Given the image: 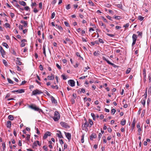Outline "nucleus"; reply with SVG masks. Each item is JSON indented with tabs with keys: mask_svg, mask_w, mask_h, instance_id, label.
Listing matches in <instances>:
<instances>
[{
	"mask_svg": "<svg viewBox=\"0 0 151 151\" xmlns=\"http://www.w3.org/2000/svg\"><path fill=\"white\" fill-rule=\"evenodd\" d=\"M51 133L50 132H46L44 135V136L43 137V139H46L47 138L48 136H50L51 135Z\"/></svg>",
	"mask_w": 151,
	"mask_h": 151,
	"instance_id": "nucleus-6",
	"label": "nucleus"
},
{
	"mask_svg": "<svg viewBox=\"0 0 151 151\" xmlns=\"http://www.w3.org/2000/svg\"><path fill=\"white\" fill-rule=\"evenodd\" d=\"M3 62L5 66L7 65V62L5 60H3Z\"/></svg>",
	"mask_w": 151,
	"mask_h": 151,
	"instance_id": "nucleus-46",
	"label": "nucleus"
},
{
	"mask_svg": "<svg viewBox=\"0 0 151 151\" xmlns=\"http://www.w3.org/2000/svg\"><path fill=\"white\" fill-rule=\"evenodd\" d=\"M0 52L1 53L2 57L4 58V55H5V52L3 49Z\"/></svg>",
	"mask_w": 151,
	"mask_h": 151,
	"instance_id": "nucleus-18",
	"label": "nucleus"
},
{
	"mask_svg": "<svg viewBox=\"0 0 151 151\" xmlns=\"http://www.w3.org/2000/svg\"><path fill=\"white\" fill-rule=\"evenodd\" d=\"M117 6L120 9H122V5L121 4H119L117 5Z\"/></svg>",
	"mask_w": 151,
	"mask_h": 151,
	"instance_id": "nucleus-55",
	"label": "nucleus"
},
{
	"mask_svg": "<svg viewBox=\"0 0 151 151\" xmlns=\"http://www.w3.org/2000/svg\"><path fill=\"white\" fill-rule=\"evenodd\" d=\"M57 132L58 133L56 134V135L59 138H63V136L62 134L61 133L60 131L58 130Z\"/></svg>",
	"mask_w": 151,
	"mask_h": 151,
	"instance_id": "nucleus-10",
	"label": "nucleus"
},
{
	"mask_svg": "<svg viewBox=\"0 0 151 151\" xmlns=\"http://www.w3.org/2000/svg\"><path fill=\"white\" fill-rule=\"evenodd\" d=\"M126 120L125 119L123 120L122 121H121V124L122 125H124L126 124Z\"/></svg>",
	"mask_w": 151,
	"mask_h": 151,
	"instance_id": "nucleus-25",
	"label": "nucleus"
},
{
	"mask_svg": "<svg viewBox=\"0 0 151 151\" xmlns=\"http://www.w3.org/2000/svg\"><path fill=\"white\" fill-rule=\"evenodd\" d=\"M28 107L35 111H39V112H42V111L41 109H40L39 108L37 107L35 104H32L29 105L28 106Z\"/></svg>",
	"mask_w": 151,
	"mask_h": 151,
	"instance_id": "nucleus-1",
	"label": "nucleus"
},
{
	"mask_svg": "<svg viewBox=\"0 0 151 151\" xmlns=\"http://www.w3.org/2000/svg\"><path fill=\"white\" fill-rule=\"evenodd\" d=\"M60 124L62 127L68 129L70 128V126L66 122H60Z\"/></svg>",
	"mask_w": 151,
	"mask_h": 151,
	"instance_id": "nucleus-4",
	"label": "nucleus"
},
{
	"mask_svg": "<svg viewBox=\"0 0 151 151\" xmlns=\"http://www.w3.org/2000/svg\"><path fill=\"white\" fill-rule=\"evenodd\" d=\"M8 118L10 120H14V117L13 115H9L8 116Z\"/></svg>",
	"mask_w": 151,
	"mask_h": 151,
	"instance_id": "nucleus-23",
	"label": "nucleus"
},
{
	"mask_svg": "<svg viewBox=\"0 0 151 151\" xmlns=\"http://www.w3.org/2000/svg\"><path fill=\"white\" fill-rule=\"evenodd\" d=\"M17 64L19 65H21L22 64V63L19 61H17L16 63Z\"/></svg>",
	"mask_w": 151,
	"mask_h": 151,
	"instance_id": "nucleus-61",
	"label": "nucleus"
},
{
	"mask_svg": "<svg viewBox=\"0 0 151 151\" xmlns=\"http://www.w3.org/2000/svg\"><path fill=\"white\" fill-rule=\"evenodd\" d=\"M143 75L145 78L146 77V70L145 68H144L143 70Z\"/></svg>",
	"mask_w": 151,
	"mask_h": 151,
	"instance_id": "nucleus-21",
	"label": "nucleus"
},
{
	"mask_svg": "<svg viewBox=\"0 0 151 151\" xmlns=\"http://www.w3.org/2000/svg\"><path fill=\"white\" fill-rule=\"evenodd\" d=\"M64 24H65V25L66 26V27H69L70 25H69V23L67 22H64Z\"/></svg>",
	"mask_w": 151,
	"mask_h": 151,
	"instance_id": "nucleus-50",
	"label": "nucleus"
},
{
	"mask_svg": "<svg viewBox=\"0 0 151 151\" xmlns=\"http://www.w3.org/2000/svg\"><path fill=\"white\" fill-rule=\"evenodd\" d=\"M5 25L6 27V28H10V25L8 23H6L5 24Z\"/></svg>",
	"mask_w": 151,
	"mask_h": 151,
	"instance_id": "nucleus-36",
	"label": "nucleus"
},
{
	"mask_svg": "<svg viewBox=\"0 0 151 151\" xmlns=\"http://www.w3.org/2000/svg\"><path fill=\"white\" fill-rule=\"evenodd\" d=\"M116 111V110L114 109H113L111 110V113L112 114H114Z\"/></svg>",
	"mask_w": 151,
	"mask_h": 151,
	"instance_id": "nucleus-35",
	"label": "nucleus"
},
{
	"mask_svg": "<svg viewBox=\"0 0 151 151\" xmlns=\"http://www.w3.org/2000/svg\"><path fill=\"white\" fill-rule=\"evenodd\" d=\"M68 83L69 85L72 87H73L75 86V82L74 81L70 80L68 81Z\"/></svg>",
	"mask_w": 151,
	"mask_h": 151,
	"instance_id": "nucleus-7",
	"label": "nucleus"
},
{
	"mask_svg": "<svg viewBox=\"0 0 151 151\" xmlns=\"http://www.w3.org/2000/svg\"><path fill=\"white\" fill-rule=\"evenodd\" d=\"M20 23L22 24H24V27H27L28 23L27 22L23 20H21L20 21Z\"/></svg>",
	"mask_w": 151,
	"mask_h": 151,
	"instance_id": "nucleus-11",
	"label": "nucleus"
},
{
	"mask_svg": "<svg viewBox=\"0 0 151 151\" xmlns=\"http://www.w3.org/2000/svg\"><path fill=\"white\" fill-rule=\"evenodd\" d=\"M148 78L149 82H151V73H150L148 74Z\"/></svg>",
	"mask_w": 151,
	"mask_h": 151,
	"instance_id": "nucleus-31",
	"label": "nucleus"
},
{
	"mask_svg": "<svg viewBox=\"0 0 151 151\" xmlns=\"http://www.w3.org/2000/svg\"><path fill=\"white\" fill-rule=\"evenodd\" d=\"M87 76H81V77H80L79 78V79H84L86 77H87Z\"/></svg>",
	"mask_w": 151,
	"mask_h": 151,
	"instance_id": "nucleus-57",
	"label": "nucleus"
},
{
	"mask_svg": "<svg viewBox=\"0 0 151 151\" xmlns=\"http://www.w3.org/2000/svg\"><path fill=\"white\" fill-rule=\"evenodd\" d=\"M129 23H127L126 24H124L123 26V27L125 28L128 27L129 26Z\"/></svg>",
	"mask_w": 151,
	"mask_h": 151,
	"instance_id": "nucleus-51",
	"label": "nucleus"
},
{
	"mask_svg": "<svg viewBox=\"0 0 151 151\" xmlns=\"http://www.w3.org/2000/svg\"><path fill=\"white\" fill-rule=\"evenodd\" d=\"M43 148L45 150V151H47L48 149L47 147H46L45 146H44L43 147Z\"/></svg>",
	"mask_w": 151,
	"mask_h": 151,
	"instance_id": "nucleus-52",
	"label": "nucleus"
},
{
	"mask_svg": "<svg viewBox=\"0 0 151 151\" xmlns=\"http://www.w3.org/2000/svg\"><path fill=\"white\" fill-rule=\"evenodd\" d=\"M114 18L116 19L119 20L121 18V17L120 16H115L114 17Z\"/></svg>",
	"mask_w": 151,
	"mask_h": 151,
	"instance_id": "nucleus-38",
	"label": "nucleus"
},
{
	"mask_svg": "<svg viewBox=\"0 0 151 151\" xmlns=\"http://www.w3.org/2000/svg\"><path fill=\"white\" fill-rule=\"evenodd\" d=\"M47 78L49 80H53L54 78V76L53 74H51V76H48L47 77Z\"/></svg>",
	"mask_w": 151,
	"mask_h": 151,
	"instance_id": "nucleus-13",
	"label": "nucleus"
},
{
	"mask_svg": "<svg viewBox=\"0 0 151 151\" xmlns=\"http://www.w3.org/2000/svg\"><path fill=\"white\" fill-rule=\"evenodd\" d=\"M37 5V4L35 2H32L31 5V6L33 8L34 6H35Z\"/></svg>",
	"mask_w": 151,
	"mask_h": 151,
	"instance_id": "nucleus-39",
	"label": "nucleus"
},
{
	"mask_svg": "<svg viewBox=\"0 0 151 151\" xmlns=\"http://www.w3.org/2000/svg\"><path fill=\"white\" fill-rule=\"evenodd\" d=\"M89 122L90 124V127H91V126H92L93 124V122L92 120L90 119H89Z\"/></svg>",
	"mask_w": 151,
	"mask_h": 151,
	"instance_id": "nucleus-30",
	"label": "nucleus"
},
{
	"mask_svg": "<svg viewBox=\"0 0 151 151\" xmlns=\"http://www.w3.org/2000/svg\"><path fill=\"white\" fill-rule=\"evenodd\" d=\"M2 45L4 46L6 48H8L9 47L8 44L6 42H3Z\"/></svg>",
	"mask_w": 151,
	"mask_h": 151,
	"instance_id": "nucleus-24",
	"label": "nucleus"
},
{
	"mask_svg": "<svg viewBox=\"0 0 151 151\" xmlns=\"http://www.w3.org/2000/svg\"><path fill=\"white\" fill-rule=\"evenodd\" d=\"M2 147L3 149V150H5V147H6L5 144L4 143H3L2 144Z\"/></svg>",
	"mask_w": 151,
	"mask_h": 151,
	"instance_id": "nucleus-48",
	"label": "nucleus"
},
{
	"mask_svg": "<svg viewBox=\"0 0 151 151\" xmlns=\"http://www.w3.org/2000/svg\"><path fill=\"white\" fill-rule=\"evenodd\" d=\"M137 38V35L135 34H134L132 37V40L136 41Z\"/></svg>",
	"mask_w": 151,
	"mask_h": 151,
	"instance_id": "nucleus-15",
	"label": "nucleus"
},
{
	"mask_svg": "<svg viewBox=\"0 0 151 151\" xmlns=\"http://www.w3.org/2000/svg\"><path fill=\"white\" fill-rule=\"evenodd\" d=\"M85 92V89L83 88H82L81 89V91L80 93H81V92L83 93H84Z\"/></svg>",
	"mask_w": 151,
	"mask_h": 151,
	"instance_id": "nucleus-47",
	"label": "nucleus"
},
{
	"mask_svg": "<svg viewBox=\"0 0 151 151\" xmlns=\"http://www.w3.org/2000/svg\"><path fill=\"white\" fill-rule=\"evenodd\" d=\"M61 76L63 78V79L64 80H65L67 79V77L64 75H62Z\"/></svg>",
	"mask_w": 151,
	"mask_h": 151,
	"instance_id": "nucleus-54",
	"label": "nucleus"
},
{
	"mask_svg": "<svg viewBox=\"0 0 151 151\" xmlns=\"http://www.w3.org/2000/svg\"><path fill=\"white\" fill-rule=\"evenodd\" d=\"M146 99H142L141 101V102L142 104L143 105L145 106V100Z\"/></svg>",
	"mask_w": 151,
	"mask_h": 151,
	"instance_id": "nucleus-20",
	"label": "nucleus"
},
{
	"mask_svg": "<svg viewBox=\"0 0 151 151\" xmlns=\"http://www.w3.org/2000/svg\"><path fill=\"white\" fill-rule=\"evenodd\" d=\"M90 68L88 66H87L85 68L84 70V72H85L87 70L89 69Z\"/></svg>",
	"mask_w": 151,
	"mask_h": 151,
	"instance_id": "nucleus-62",
	"label": "nucleus"
},
{
	"mask_svg": "<svg viewBox=\"0 0 151 151\" xmlns=\"http://www.w3.org/2000/svg\"><path fill=\"white\" fill-rule=\"evenodd\" d=\"M7 80L8 82L11 84H13V81L9 78H7Z\"/></svg>",
	"mask_w": 151,
	"mask_h": 151,
	"instance_id": "nucleus-32",
	"label": "nucleus"
},
{
	"mask_svg": "<svg viewBox=\"0 0 151 151\" xmlns=\"http://www.w3.org/2000/svg\"><path fill=\"white\" fill-rule=\"evenodd\" d=\"M96 137V135L95 133H93L90 136V138L91 140H92L93 139L95 138Z\"/></svg>",
	"mask_w": 151,
	"mask_h": 151,
	"instance_id": "nucleus-9",
	"label": "nucleus"
},
{
	"mask_svg": "<svg viewBox=\"0 0 151 151\" xmlns=\"http://www.w3.org/2000/svg\"><path fill=\"white\" fill-rule=\"evenodd\" d=\"M33 12L35 13H37L38 11V10L36 8H35L33 10Z\"/></svg>",
	"mask_w": 151,
	"mask_h": 151,
	"instance_id": "nucleus-63",
	"label": "nucleus"
},
{
	"mask_svg": "<svg viewBox=\"0 0 151 151\" xmlns=\"http://www.w3.org/2000/svg\"><path fill=\"white\" fill-rule=\"evenodd\" d=\"M10 16H11V17L12 18H13V17L14 16V14L13 13H12V12H10Z\"/></svg>",
	"mask_w": 151,
	"mask_h": 151,
	"instance_id": "nucleus-58",
	"label": "nucleus"
},
{
	"mask_svg": "<svg viewBox=\"0 0 151 151\" xmlns=\"http://www.w3.org/2000/svg\"><path fill=\"white\" fill-rule=\"evenodd\" d=\"M89 4L91 6H94V5L93 3L91 1H90L88 2Z\"/></svg>",
	"mask_w": 151,
	"mask_h": 151,
	"instance_id": "nucleus-53",
	"label": "nucleus"
},
{
	"mask_svg": "<svg viewBox=\"0 0 151 151\" xmlns=\"http://www.w3.org/2000/svg\"><path fill=\"white\" fill-rule=\"evenodd\" d=\"M51 99L52 103H54L55 104H57V101L53 96H51Z\"/></svg>",
	"mask_w": 151,
	"mask_h": 151,
	"instance_id": "nucleus-12",
	"label": "nucleus"
},
{
	"mask_svg": "<svg viewBox=\"0 0 151 151\" xmlns=\"http://www.w3.org/2000/svg\"><path fill=\"white\" fill-rule=\"evenodd\" d=\"M55 16V13L54 12H53L51 15V18L52 19H53Z\"/></svg>",
	"mask_w": 151,
	"mask_h": 151,
	"instance_id": "nucleus-44",
	"label": "nucleus"
},
{
	"mask_svg": "<svg viewBox=\"0 0 151 151\" xmlns=\"http://www.w3.org/2000/svg\"><path fill=\"white\" fill-rule=\"evenodd\" d=\"M45 47L46 45L45 44H44L43 46V53L44 54L45 56H46V51H45Z\"/></svg>",
	"mask_w": 151,
	"mask_h": 151,
	"instance_id": "nucleus-16",
	"label": "nucleus"
},
{
	"mask_svg": "<svg viewBox=\"0 0 151 151\" xmlns=\"http://www.w3.org/2000/svg\"><path fill=\"white\" fill-rule=\"evenodd\" d=\"M102 59L103 60L106 61L107 63L111 65L112 63H111L108 60L106 59L104 57H103Z\"/></svg>",
	"mask_w": 151,
	"mask_h": 151,
	"instance_id": "nucleus-17",
	"label": "nucleus"
},
{
	"mask_svg": "<svg viewBox=\"0 0 151 151\" xmlns=\"http://www.w3.org/2000/svg\"><path fill=\"white\" fill-rule=\"evenodd\" d=\"M37 146V144L36 143V141H35L33 143L32 146V147L33 148H34Z\"/></svg>",
	"mask_w": 151,
	"mask_h": 151,
	"instance_id": "nucleus-37",
	"label": "nucleus"
},
{
	"mask_svg": "<svg viewBox=\"0 0 151 151\" xmlns=\"http://www.w3.org/2000/svg\"><path fill=\"white\" fill-rule=\"evenodd\" d=\"M81 143H83L84 142V134H83L81 136Z\"/></svg>",
	"mask_w": 151,
	"mask_h": 151,
	"instance_id": "nucleus-22",
	"label": "nucleus"
},
{
	"mask_svg": "<svg viewBox=\"0 0 151 151\" xmlns=\"http://www.w3.org/2000/svg\"><path fill=\"white\" fill-rule=\"evenodd\" d=\"M138 18L139 20L142 21L144 19V18L142 16H139L138 17Z\"/></svg>",
	"mask_w": 151,
	"mask_h": 151,
	"instance_id": "nucleus-34",
	"label": "nucleus"
},
{
	"mask_svg": "<svg viewBox=\"0 0 151 151\" xmlns=\"http://www.w3.org/2000/svg\"><path fill=\"white\" fill-rule=\"evenodd\" d=\"M84 127H85L86 128H87V127H88L89 126V124L88 122L86 121V122L84 124Z\"/></svg>",
	"mask_w": 151,
	"mask_h": 151,
	"instance_id": "nucleus-27",
	"label": "nucleus"
},
{
	"mask_svg": "<svg viewBox=\"0 0 151 151\" xmlns=\"http://www.w3.org/2000/svg\"><path fill=\"white\" fill-rule=\"evenodd\" d=\"M135 125V120H134L132 123V128H134Z\"/></svg>",
	"mask_w": 151,
	"mask_h": 151,
	"instance_id": "nucleus-41",
	"label": "nucleus"
},
{
	"mask_svg": "<svg viewBox=\"0 0 151 151\" xmlns=\"http://www.w3.org/2000/svg\"><path fill=\"white\" fill-rule=\"evenodd\" d=\"M70 4H68L66 6V8L68 10L70 8Z\"/></svg>",
	"mask_w": 151,
	"mask_h": 151,
	"instance_id": "nucleus-45",
	"label": "nucleus"
},
{
	"mask_svg": "<svg viewBox=\"0 0 151 151\" xmlns=\"http://www.w3.org/2000/svg\"><path fill=\"white\" fill-rule=\"evenodd\" d=\"M131 70V69L130 68H128L126 71V73L127 74H129L130 73Z\"/></svg>",
	"mask_w": 151,
	"mask_h": 151,
	"instance_id": "nucleus-33",
	"label": "nucleus"
},
{
	"mask_svg": "<svg viewBox=\"0 0 151 151\" xmlns=\"http://www.w3.org/2000/svg\"><path fill=\"white\" fill-rule=\"evenodd\" d=\"M151 93V86H150L148 88V93Z\"/></svg>",
	"mask_w": 151,
	"mask_h": 151,
	"instance_id": "nucleus-64",
	"label": "nucleus"
},
{
	"mask_svg": "<svg viewBox=\"0 0 151 151\" xmlns=\"http://www.w3.org/2000/svg\"><path fill=\"white\" fill-rule=\"evenodd\" d=\"M101 18L105 22H107V21L106 20V18H105L104 17H102Z\"/></svg>",
	"mask_w": 151,
	"mask_h": 151,
	"instance_id": "nucleus-56",
	"label": "nucleus"
},
{
	"mask_svg": "<svg viewBox=\"0 0 151 151\" xmlns=\"http://www.w3.org/2000/svg\"><path fill=\"white\" fill-rule=\"evenodd\" d=\"M30 138V135L29 134H27V137H26V139L28 141H29Z\"/></svg>",
	"mask_w": 151,
	"mask_h": 151,
	"instance_id": "nucleus-43",
	"label": "nucleus"
},
{
	"mask_svg": "<svg viewBox=\"0 0 151 151\" xmlns=\"http://www.w3.org/2000/svg\"><path fill=\"white\" fill-rule=\"evenodd\" d=\"M42 93V92L41 91H39V90L36 89L32 91V96L36 95L37 94H40Z\"/></svg>",
	"mask_w": 151,
	"mask_h": 151,
	"instance_id": "nucleus-3",
	"label": "nucleus"
},
{
	"mask_svg": "<svg viewBox=\"0 0 151 151\" xmlns=\"http://www.w3.org/2000/svg\"><path fill=\"white\" fill-rule=\"evenodd\" d=\"M6 127L8 128H10L11 127V122L8 121L7 122Z\"/></svg>",
	"mask_w": 151,
	"mask_h": 151,
	"instance_id": "nucleus-14",
	"label": "nucleus"
},
{
	"mask_svg": "<svg viewBox=\"0 0 151 151\" xmlns=\"http://www.w3.org/2000/svg\"><path fill=\"white\" fill-rule=\"evenodd\" d=\"M106 35L109 36L111 37H113L114 36V35L113 34H110L109 33L106 34Z\"/></svg>",
	"mask_w": 151,
	"mask_h": 151,
	"instance_id": "nucleus-42",
	"label": "nucleus"
},
{
	"mask_svg": "<svg viewBox=\"0 0 151 151\" xmlns=\"http://www.w3.org/2000/svg\"><path fill=\"white\" fill-rule=\"evenodd\" d=\"M60 115L59 112L55 111V112L54 116L53 117L54 120L55 122L58 121L60 119Z\"/></svg>",
	"mask_w": 151,
	"mask_h": 151,
	"instance_id": "nucleus-2",
	"label": "nucleus"
},
{
	"mask_svg": "<svg viewBox=\"0 0 151 151\" xmlns=\"http://www.w3.org/2000/svg\"><path fill=\"white\" fill-rule=\"evenodd\" d=\"M56 27H57L58 29H59L60 30H63V28L61 27V26H59V25H58V24H56Z\"/></svg>",
	"mask_w": 151,
	"mask_h": 151,
	"instance_id": "nucleus-28",
	"label": "nucleus"
},
{
	"mask_svg": "<svg viewBox=\"0 0 151 151\" xmlns=\"http://www.w3.org/2000/svg\"><path fill=\"white\" fill-rule=\"evenodd\" d=\"M39 68L40 70H43V67L42 65L41 64L39 65Z\"/></svg>",
	"mask_w": 151,
	"mask_h": 151,
	"instance_id": "nucleus-59",
	"label": "nucleus"
},
{
	"mask_svg": "<svg viewBox=\"0 0 151 151\" xmlns=\"http://www.w3.org/2000/svg\"><path fill=\"white\" fill-rule=\"evenodd\" d=\"M19 3L20 4L24 6H25L26 5V2L23 1H19Z\"/></svg>",
	"mask_w": 151,
	"mask_h": 151,
	"instance_id": "nucleus-19",
	"label": "nucleus"
},
{
	"mask_svg": "<svg viewBox=\"0 0 151 151\" xmlns=\"http://www.w3.org/2000/svg\"><path fill=\"white\" fill-rule=\"evenodd\" d=\"M91 116L93 117V119L94 120H95V114L94 113H91Z\"/></svg>",
	"mask_w": 151,
	"mask_h": 151,
	"instance_id": "nucleus-40",
	"label": "nucleus"
},
{
	"mask_svg": "<svg viewBox=\"0 0 151 151\" xmlns=\"http://www.w3.org/2000/svg\"><path fill=\"white\" fill-rule=\"evenodd\" d=\"M145 110L144 109L142 110V114H141V117H143L145 115Z\"/></svg>",
	"mask_w": 151,
	"mask_h": 151,
	"instance_id": "nucleus-29",
	"label": "nucleus"
},
{
	"mask_svg": "<svg viewBox=\"0 0 151 151\" xmlns=\"http://www.w3.org/2000/svg\"><path fill=\"white\" fill-rule=\"evenodd\" d=\"M24 89H19L17 90L13 91H11L12 93H15V92H17L19 93H21L24 92Z\"/></svg>",
	"mask_w": 151,
	"mask_h": 151,
	"instance_id": "nucleus-5",
	"label": "nucleus"
},
{
	"mask_svg": "<svg viewBox=\"0 0 151 151\" xmlns=\"http://www.w3.org/2000/svg\"><path fill=\"white\" fill-rule=\"evenodd\" d=\"M76 54L78 57H79L81 58L82 60H83V58L80 55V54L79 52H76Z\"/></svg>",
	"mask_w": 151,
	"mask_h": 151,
	"instance_id": "nucleus-26",
	"label": "nucleus"
},
{
	"mask_svg": "<svg viewBox=\"0 0 151 151\" xmlns=\"http://www.w3.org/2000/svg\"><path fill=\"white\" fill-rule=\"evenodd\" d=\"M99 42H100V43H104V42H103V40L102 39L99 38Z\"/></svg>",
	"mask_w": 151,
	"mask_h": 151,
	"instance_id": "nucleus-60",
	"label": "nucleus"
},
{
	"mask_svg": "<svg viewBox=\"0 0 151 151\" xmlns=\"http://www.w3.org/2000/svg\"><path fill=\"white\" fill-rule=\"evenodd\" d=\"M65 134L66 136V137L69 140H70L71 139V134L69 133H66L65 132Z\"/></svg>",
	"mask_w": 151,
	"mask_h": 151,
	"instance_id": "nucleus-8",
	"label": "nucleus"
},
{
	"mask_svg": "<svg viewBox=\"0 0 151 151\" xmlns=\"http://www.w3.org/2000/svg\"><path fill=\"white\" fill-rule=\"evenodd\" d=\"M23 26L21 25H19V28L20 30H22L23 29Z\"/></svg>",
	"mask_w": 151,
	"mask_h": 151,
	"instance_id": "nucleus-49",
	"label": "nucleus"
}]
</instances>
